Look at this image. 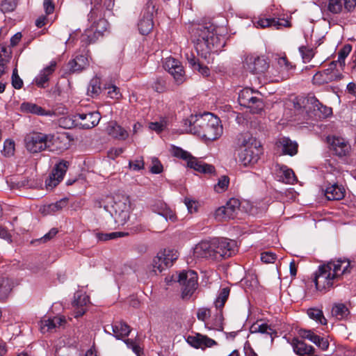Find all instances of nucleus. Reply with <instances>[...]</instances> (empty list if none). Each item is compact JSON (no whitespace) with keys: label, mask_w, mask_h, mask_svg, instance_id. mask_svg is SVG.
Here are the masks:
<instances>
[{"label":"nucleus","mask_w":356,"mask_h":356,"mask_svg":"<svg viewBox=\"0 0 356 356\" xmlns=\"http://www.w3.org/2000/svg\"><path fill=\"white\" fill-rule=\"evenodd\" d=\"M21 110L23 112L35 114L38 115H47L49 112L46 111L41 106L31 102H24L21 104Z\"/></svg>","instance_id":"obj_40"},{"label":"nucleus","mask_w":356,"mask_h":356,"mask_svg":"<svg viewBox=\"0 0 356 356\" xmlns=\"http://www.w3.org/2000/svg\"><path fill=\"white\" fill-rule=\"evenodd\" d=\"M150 171L154 174H159L163 171V165L160 161L156 157L152 158Z\"/></svg>","instance_id":"obj_61"},{"label":"nucleus","mask_w":356,"mask_h":356,"mask_svg":"<svg viewBox=\"0 0 356 356\" xmlns=\"http://www.w3.org/2000/svg\"><path fill=\"white\" fill-rule=\"evenodd\" d=\"M95 16H96V11L92 10L89 14V20L92 22V24L89 29L86 30L84 35L89 43L95 42L107 30L108 26L106 19L99 18L95 20Z\"/></svg>","instance_id":"obj_10"},{"label":"nucleus","mask_w":356,"mask_h":356,"mask_svg":"<svg viewBox=\"0 0 356 356\" xmlns=\"http://www.w3.org/2000/svg\"><path fill=\"white\" fill-rule=\"evenodd\" d=\"M163 67L173 76L178 84L184 81V71L179 60L172 57L166 58L163 63Z\"/></svg>","instance_id":"obj_17"},{"label":"nucleus","mask_w":356,"mask_h":356,"mask_svg":"<svg viewBox=\"0 0 356 356\" xmlns=\"http://www.w3.org/2000/svg\"><path fill=\"white\" fill-rule=\"evenodd\" d=\"M181 286V297L189 299L197 288V274L193 270L182 271L178 275Z\"/></svg>","instance_id":"obj_9"},{"label":"nucleus","mask_w":356,"mask_h":356,"mask_svg":"<svg viewBox=\"0 0 356 356\" xmlns=\"http://www.w3.org/2000/svg\"><path fill=\"white\" fill-rule=\"evenodd\" d=\"M124 341L127 346V347L131 348L137 356H140L141 353V348L136 341L127 339L124 340Z\"/></svg>","instance_id":"obj_62"},{"label":"nucleus","mask_w":356,"mask_h":356,"mask_svg":"<svg viewBox=\"0 0 356 356\" xmlns=\"http://www.w3.org/2000/svg\"><path fill=\"white\" fill-rule=\"evenodd\" d=\"M167 126L166 121L154 122L149 124V128L157 133L161 132Z\"/></svg>","instance_id":"obj_63"},{"label":"nucleus","mask_w":356,"mask_h":356,"mask_svg":"<svg viewBox=\"0 0 356 356\" xmlns=\"http://www.w3.org/2000/svg\"><path fill=\"white\" fill-rule=\"evenodd\" d=\"M356 6V0H328L327 10L333 14L353 11Z\"/></svg>","instance_id":"obj_19"},{"label":"nucleus","mask_w":356,"mask_h":356,"mask_svg":"<svg viewBox=\"0 0 356 356\" xmlns=\"http://www.w3.org/2000/svg\"><path fill=\"white\" fill-rule=\"evenodd\" d=\"M230 289L225 287L220 290L219 293L214 301V305L216 309L222 310L225 302H227L229 296Z\"/></svg>","instance_id":"obj_42"},{"label":"nucleus","mask_w":356,"mask_h":356,"mask_svg":"<svg viewBox=\"0 0 356 356\" xmlns=\"http://www.w3.org/2000/svg\"><path fill=\"white\" fill-rule=\"evenodd\" d=\"M239 210V202L236 199H231L225 206L218 207L214 213V218L218 221H226L234 219Z\"/></svg>","instance_id":"obj_15"},{"label":"nucleus","mask_w":356,"mask_h":356,"mask_svg":"<svg viewBox=\"0 0 356 356\" xmlns=\"http://www.w3.org/2000/svg\"><path fill=\"white\" fill-rule=\"evenodd\" d=\"M75 120H81L79 124L83 129H91L97 126L101 119V115L98 111L89 112L88 113H77L74 115Z\"/></svg>","instance_id":"obj_18"},{"label":"nucleus","mask_w":356,"mask_h":356,"mask_svg":"<svg viewBox=\"0 0 356 356\" xmlns=\"http://www.w3.org/2000/svg\"><path fill=\"white\" fill-rule=\"evenodd\" d=\"M127 234L122 232H111V233H101L97 232L96 233V237L99 241H106L108 240L115 239L118 237H122Z\"/></svg>","instance_id":"obj_48"},{"label":"nucleus","mask_w":356,"mask_h":356,"mask_svg":"<svg viewBox=\"0 0 356 356\" xmlns=\"http://www.w3.org/2000/svg\"><path fill=\"white\" fill-rule=\"evenodd\" d=\"M156 12V0H148L138 24V30L142 35H147L152 30L153 17Z\"/></svg>","instance_id":"obj_11"},{"label":"nucleus","mask_w":356,"mask_h":356,"mask_svg":"<svg viewBox=\"0 0 356 356\" xmlns=\"http://www.w3.org/2000/svg\"><path fill=\"white\" fill-rule=\"evenodd\" d=\"M145 163L142 156L138 157L133 161H129V167L134 171H139L144 168Z\"/></svg>","instance_id":"obj_54"},{"label":"nucleus","mask_w":356,"mask_h":356,"mask_svg":"<svg viewBox=\"0 0 356 356\" xmlns=\"http://www.w3.org/2000/svg\"><path fill=\"white\" fill-rule=\"evenodd\" d=\"M69 65L72 72H80L88 65V60L85 56L79 55L71 60Z\"/></svg>","instance_id":"obj_39"},{"label":"nucleus","mask_w":356,"mask_h":356,"mask_svg":"<svg viewBox=\"0 0 356 356\" xmlns=\"http://www.w3.org/2000/svg\"><path fill=\"white\" fill-rule=\"evenodd\" d=\"M277 175L279 178V181H281L285 184H293L297 181L293 171L285 165L281 166L280 168Z\"/></svg>","instance_id":"obj_36"},{"label":"nucleus","mask_w":356,"mask_h":356,"mask_svg":"<svg viewBox=\"0 0 356 356\" xmlns=\"http://www.w3.org/2000/svg\"><path fill=\"white\" fill-rule=\"evenodd\" d=\"M165 254L163 253V251H160L156 257L154 258L153 260V268L155 272L158 270L159 273L162 272L165 268H168L169 266L168 264H165V261L164 259H161V257H165Z\"/></svg>","instance_id":"obj_46"},{"label":"nucleus","mask_w":356,"mask_h":356,"mask_svg":"<svg viewBox=\"0 0 356 356\" xmlns=\"http://www.w3.org/2000/svg\"><path fill=\"white\" fill-rule=\"evenodd\" d=\"M165 254L163 253V251H160L156 257L154 258L153 260V268L155 272L158 270L159 273L162 272L165 268H168L169 266L168 264H165V261L164 259H161V257H165Z\"/></svg>","instance_id":"obj_45"},{"label":"nucleus","mask_w":356,"mask_h":356,"mask_svg":"<svg viewBox=\"0 0 356 356\" xmlns=\"http://www.w3.org/2000/svg\"><path fill=\"white\" fill-rule=\"evenodd\" d=\"M106 132L111 137L121 140H126L129 136L128 131L115 121L108 123Z\"/></svg>","instance_id":"obj_31"},{"label":"nucleus","mask_w":356,"mask_h":356,"mask_svg":"<svg viewBox=\"0 0 356 356\" xmlns=\"http://www.w3.org/2000/svg\"><path fill=\"white\" fill-rule=\"evenodd\" d=\"M350 47H344L342 49H341L338 53V60L337 61H334L336 63V65L337 63H339L340 66H344L345 65V59L348 56L349 52L350 51Z\"/></svg>","instance_id":"obj_56"},{"label":"nucleus","mask_w":356,"mask_h":356,"mask_svg":"<svg viewBox=\"0 0 356 356\" xmlns=\"http://www.w3.org/2000/svg\"><path fill=\"white\" fill-rule=\"evenodd\" d=\"M69 163L62 161L55 165L48 179L45 181L47 189H53L63 179L68 168Z\"/></svg>","instance_id":"obj_16"},{"label":"nucleus","mask_w":356,"mask_h":356,"mask_svg":"<svg viewBox=\"0 0 356 356\" xmlns=\"http://www.w3.org/2000/svg\"><path fill=\"white\" fill-rule=\"evenodd\" d=\"M349 314L348 309L343 304H337L332 309V314L337 319H343Z\"/></svg>","instance_id":"obj_47"},{"label":"nucleus","mask_w":356,"mask_h":356,"mask_svg":"<svg viewBox=\"0 0 356 356\" xmlns=\"http://www.w3.org/2000/svg\"><path fill=\"white\" fill-rule=\"evenodd\" d=\"M152 210L154 213L163 216L166 220H170L171 222L177 220L175 213L162 201L155 202L152 205Z\"/></svg>","instance_id":"obj_28"},{"label":"nucleus","mask_w":356,"mask_h":356,"mask_svg":"<svg viewBox=\"0 0 356 356\" xmlns=\"http://www.w3.org/2000/svg\"><path fill=\"white\" fill-rule=\"evenodd\" d=\"M277 64L283 71L281 79H287L290 76L289 71L293 69V66L287 60L286 56H280L277 58Z\"/></svg>","instance_id":"obj_41"},{"label":"nucleus","mask_w":356,"mask_h":356,"mask_svg":"<svg viewBox=\"0 0 356 356\" xmlns=\"http://www.w3.org/2000/svg\"><path fill=\"white\" fill-rule=\"evenodd\" d=\"M66 323V318L63 316H54L53 318H44L40 321V330L42 332L52 331L56 327L63 326Z\"/></svg>","instance_id":"obj_29"},{"label":"nucleus","mask_w":356,"mask_h":356,"mask_svg":"<svg viewBox=\"0 0 356 356\" xmlns=\"http://www.w3.org/2000/svg\"><path fill=\"white\" fill-rule=\"evenodd\" d=\"M222 310L216 309V313L205 323L206 327L210 330L222 331L223 330Z\"/></svg>","instance_id":"obj_35"},{"label":"nucleus","mask_w":356,"mask_h":356,"mask_svg":"<svg viewBox=\"0 0 356 356\" xmlns=\"http://www.w3.org/2000/svg\"><path fill=\"white\" fill-rule=\"evenodd\" d=\"M209 122V128L206 130L202 138L207 140H214L218 138L222 134V127L220 124V119L216 116L214 118H211V122Z\"/></svg>","instance_id":"obj_27"},{"label":"nucleus","mask_w":356,"mask_h":356,"mask_svg":"<svg viewBox=\"0 0 356 356\" xmlns=\"http://www.w3.org/2000/svg\"><path fill=\"white\" fill-rule=\"evenodd\" d=\"M215 260L232 257L236 251V244L227 238L213 239Z\"/></svg>","instance_id":"obj_13"},{"label":"nucleus","mask_w":356,"mask_h":356,"mask_svg":"<svg viewBox=\"0 0 356 356\" xmlns=\"http://www.w3.org/2000/svg\"><path fill=\"white\" fill-rule=\"evenodd\" d=\"M184 204L187 207V209L189 213H193L197 211L198 208V202L191 200L190 198L186 197L184 199Z\"/></svg>","instance_id":"obj_64"},{"label":"nucleus","mask_w":356,"mask_h":356,"mask_svg":"<svg viewBox=\"0 0 356 356\" xmlns=\"http://www.w3.org/2000/svg\"><path fill=\"white\" fill-rule=\"evenodd\" d=\"M6 54V49L3 48L1 52H0V78L6 72V65L9 62V58Z\"/></svg>","instance_id":"obj_52"},{"label":"nucleus","mask_w":356,"mask_h":356,"mask_svg":"<svg viewBox=\"0 0 356 356\" xmlns=\"http://www.w3.org/2000/svg\"><path fill=\"white\" fill-rule=\"evenodd\" d=\"M15 143L13 140L7 139L4 141L2 153L6 156H10L14 154Z\"/></svg>","instance_id":"obj_53"},{"label":"nucleus","mask_w":356,"mask_h":356,"mask_svg":"<svg viewBox=\"0 0 356 356\" xmlns=\"http://www.w3.org/2000/svg\"><path fill=\"white\" fill-rule=\"evenodd\" d=\"M111 328L117 339L127 337L131 332L130 327L124 322H116L111 325Z\"/></svg>","instance_id":"obj_38"},{"label":"nucleus","mask_w":356,"mask_h":356,"mask_svg":"<svg viewBox=\"0 0 356 356\" xmlns=\"http://www.w3.org/2000/svg\"><path fill=\"white\" fill-rule=\"evenodd\" d=\"M256 27L262 29L273 27L275 29H281L283 27H291V24L289 20L280 18H259L254 22Z\"/></svg>","instance_id":"obj_22"},{"label":"nucleus","mask_w":356,"mask_h":356,"mask_svg":"<svg viewBox=\"0 0 356 356\" xmlns=\"http://www.w3.org/2000/svg\"><path fill=\"white\" fill-rule=\"evenodd\" d=\"M346 193V190L342 185L333 184L328 186L325 191V195L329 200H342Z\"/></svg>","instance_id":"obj_32"},{"label":"nucleus","mask_w":356,"mask_h":356,"mask_svg":"<svg viewBox=\"0 0 356 356\" xmlns=\"http://www.w3.org/2000/svg\"><path fill=\"white\" fill-rule=\"evenodd\" d=\"M193 255L197 258L215 259L213 240L211 242L202 241L193 248Z\"/></svg>","instance_id":"obj_21"},{"label":"nucleus","mask_w":356,"mask_h":356,"mask_svg":"<svg viewBox=\"0 0 356 356\" xmlns=\"http://www.w3.org/2000/svg\"><path fill=\"white\" fill-rule=\"evenodd\" d=\"M162 251L165 255L161 257V259H164L165 264H168L169 267L171 266L172 263L178 258L177 251L172 249H164Z\"/></svg>","instance_id":"obj_49"},{"label":"nucleus","mask_w":356,"mask_h":356,"mask_svg":"<svg viewBox=\"0 0 356 356\" xmlns=\"http://www.w3.org/2000/svg\"><path fill=\"white\" fill-rule=\"evenodd\" d=\"M309 317L321 325H326L327 320L325 318L323 311L317 308H310L307 310Z\"/></svg>","instance_id":"obj_44"},{"label":"nucleus","mask_w":356,"mask_h":356,"mask_svg":"<svg viewBox=\"0 0 356 356\" xmlns=\"http://www.w3.org/2000/svg\"><path fill=\"white\" fill-rule=\"evenodd\" d=\"M299 51L305 63L310 61V60L314 56L312 49L302 46L299 47Z\"/></svg>","instance_id":"obj_58"},{"label":"nucleus","mask_w":356,"mask_h":356,"mask_svg":"<svg viewBox=\"0 0 356 356\" xmlns=\"http://www.w3.org/2000/svg\"><path fill=\"white\" fill-rule=\"evenodd\" d=\"M243 67L252 74H263L268 69L269 64L264 56L250 54L245 56Z\"/></svg>","instance_id":"obj_14"},{"label":"nucleus","mask_w":356,"mask_h":356,"mask_svg":"<svg viewBox=\"0 0 356 356\" xmlns=\"http://www.w3.org/2000/svg\"><path fill=\"white\" fill-rule=\"evenodd\" d=\"M12 85L15 89H20L23 86V81L18 75L17 70L16 68L13 71Z\"/></svg>","instance_id":"obj_60"},{"label":"nucleus","mask_w":356,"mask_h":356,"mask_svg":"<svg viewBox=\"0 0 356 356\" xmlns=\"http://www.w3.org/2000/svg\"><path fill=\"white\" fill-rule=\"evenodd\" d=\"M171 153L174 156L186 161L188 168H193L199 172L211 174L214 172V167L212 165L199 161L193 156L190 152L184 150L181 147L172 146Z\"/></svg>","instance_id":"obj_6"},{"label":"nucleus","mask_w":356,"mask_h":356,"mask_svg":"<svg viewBox=\"0 0 356 356\" xmlns=\"http://www.w3.org/2000/svg\"><path fill=\"white\" fill-rule=\"evenodd\" d=\"M101 91L99 81L97 79H92L88 87V93L91 96L97 95Z\"/></svg>","instance_id":"obj_51"},{"label":"nucleus","mask_w":356,"mask_h":356,"mask_svg":"<svg viewBox=\"0 0 356 356\" xmlns=\"http://www.w3.org/2000/svg\"><path fill=\"white\" fill-rule=\"evenodd\" d=\"M328 141L330 149L337 156L342 157L349 154L350 145L344 138L333 136L332 138H328Z\"/></svg>","instance_id":"obj_20"},{"label":"nucleus","mask_w":356,"mask_h":356,"mask_svg":"<svg viewBox=\"0 0 356 356\" xmlns=\"http://www.w3.org/2000/svg\"><path fill=\"white\" fill-rule=\"evenodd\" d=\"M251 333H261L269 335L271 338V341L273 340V334H275L273 328L267 323H263L261 321H257L250 327Z\"/></svg>","instance_id":"obj_37"},{"label":"nucleus","mask_w":356,"mask_h":356,"mask_svg":"<svg viewBox=\"0 0 356 356\" xmlns=\"http://www.w3.org/2000/svg\"><path fill=\"white\" fill-rule=\"evenodd\" d=\"M291 346L294 353L299 356H319L316 350L304 341L293 339Z\"/></svg>","instance_id":"obj_23"},{"label":"nucleus","mask_w":356,"mask_h":356,"mask_svg":"<svg viewBox=\"0 0 356 356\" xmlns=\"http://www.w3.org/2000/svg\"><path fill=\"white\" fill-rule=\"evenodd\" d=\"M256 92L251 88H245L238 94V102L241 106L249 108L253 113H259L264 108L262 99L255 96Z\"/></svg>","instance_id":"obj_8"},{"label":"nucleus","mask_w":356,"mask_h":356,"mask_svg":"<svg viewBox=\"0 0 356 356\" xmlns=\"http://www.w3.org/2000/svg\"><path fill=\"white\" fill-rule=\"evenodd\" d=\"M192 38L197 52L205 58L211 53L220 51L225 44L224 36L213 24L199 25L193 31Z\"/></svg>","instance_id":"obj_1"},{"label":"nucleus","mask_w":356,"mask_h":356,"mask_svg":"<svg viewBox=\"0 0 356 356\" xmlns=\"http://www.w3.org/2000/svg\"><path fill=\"white\" fill-rule=\"evenodd\" d=\"M12 283L8 278L0 277V300L7 298L12 290Z\"/></svg>","instance_id":"obj_43"},{"label":"nucleus","mask_w":356,"mask_h":356,"mask_svg":"<svg viewBox=\"0 0 356 356\" xmlns=\"http://www.w3.org/2000/svg\"><path fill=\"white\" fill-rule=\"evenodd\" d=\"M171 153L174 156L186 161L188 168H193L199 172L211 174L214 172V167L212 165L199 161L193 156L190 152L184 150L181 147L172 146Z\"/></svg>","instance_id":"obj_5"},{"label":"nucleus","mask_w":356,"mask_h":356,"mask_svg":"<svg viewBox=\"0 0 356 356\" xmlns=\"http://www.w3.org/2000/svg\"><path fill=\"white\" fill-rule=\"evenodd\" d=\"M68 200L67 198L61 199L55 203L43 205L40 207V211L43 215H51L63 209L67 205Z\"/></svg>","instance_id":"obj_34"},{"label":"nucleus","mask_w":356,"mask_h":356,"mask_svg":"<svg viewBox=\"0 0 356 356\" xmlns=\"http://www.w3.org/2000/svg\"><path fill=\"white\" fill-rule=\"evenodd\" d=\"M350 264L347 260H337L327 262L318 267L315 273L314 283L318 290L332 288L343 274L349 273Z\"/></svg>","instance_id":"obj_2"},{"label":"nucleus","mask_w":356,"mask_h":356,"mask_svg":"<svg viewBox=\"0 0 356 356\" xmlns=\"http://www.w3.org/2000/svg\"><path fill=\"white\" fill-rule=\"evenodd\" d=\"M299 334L302 338L309 340L323 351L329 348L330 343L327 339L316 334L310 330H300Z\"/></svg>","instance_id":"obj_24"},{"label":"nucleus","mask_w":356,"mask_h":356,"mask_svg":"<svg viewBox=\"0 0 356 356\" xmlns=\"http://www.w3.org/2000/svg\"><path fill=\"white\" fill-rule=\"evenodd\" d=\"M89 302V297L86 294L76 293L74 300L73 301V307H74V316L78 318L81 316L86 312L85 307Z\"/></svg>","instance_id":"obj_33"},{"label":"nucleus","mask_w":356,"mask_h":356,"mask_svg":"<svg viewBox=\"0 0 356 356\" xmlns=\"http://www.w3.org/2000/svg\"><path fill=\"white\" fill-rule=\"evenodd\" d=\"M237 145L243 149L238 154V161L243 166L257 162L262 152L261 143L250 133L241 134L237 138Z\"/></svg>","instance_id":"obj_3"},{"label":"nucleus","mask_w":356,"mask_h":356,"mask_svg":"<svg viewBox=\"0 0 356 356\" xmlns=\"http://www.w3.org/2000/svg\"><path fill=\"white\" fill-rule=\"evenodd\" d=\"M56 63L51 61L50 64L41 70L39 74L35 78L34 81L37 86L45 88L46 83L49 80V76L55 71Z\"/></svg>","instance_id":"obj_30"},{"label":"nucleus","mask_w":356,"mask_h":356,"mask_svg":"<svg viewBox=\"0 0 356 356\" xmlns=\"http://www.w3.org/2000/svg\"><path fill=\"white\" fill-rule=\"evenodd\" d=\"M16 7V0H3L1 3V10L3 13H9L14 10Z\"/></svg>","instance_id":"obj_57"},{"label":"nucleus","mask_w":356,"mask_h":356,"mask_svg":"<svg viewBox=\"0 0 356 356\" xmlns=\"http://www.w3.org/2000/svg\"><path fill=\"white\" fill-rule=\"evenodd\" d=\"M229 184V179L227 176H222L218 183L214 186V190L217 193H222L227 190Z\"/></svg>","instance_id":"obj_50"},{"label":"nucleus","mask_w":356,"mask_h":356,"mask_svg":"<svg viewBox=\"0 0 356 356\" xmlns=\"http://www.w3.org/2000/svg\"><path fill=\"white\" fill-rule=\"evenodd\" d=\"M184 122L186 131L199 136L202 125L204 124V114L191 115L184 120Z\"/></svg>","instance_id":"obj_25"},{"label":"nucleus","mask_w":356,"mask_h":356,"mask_svg":"<svg viewBox=\"0 0 356 356\" xmlns=\"http://www.w3.org/2000/svg\"><path fill=\"white\" fill-rule=\"evenodd\" d=\"M204 335L200 334H196L194 336H188L187 338V342L192 346L200 348L202 342Z\"/></svg>","instance_id":"obj_55"},{"label":"nucleus","mask_w":356,"mask_h":356,"mask_svg":"<svg viewBox=\"0 0 356 356\" xmlns=\"http://www.w3.org/2000/svg\"><path fill=\"white\" fill-rule=\"evenodd\" d=\"M111 206L105 205V210L108 211L118 225H124L129 218L130 202L126 197L113 200Z\"/></svg>","instance_id":"obj_7"},{"label":"nucleus","mask_w":356,"mask_h":356,"mask_svg":"<svg viewBox=\"0 0 356 356\" xmlns=\"http://www.w3.org/2000/svg\"><path fill=\"white\" fill-rule=\"evenodd\" d=\"M55 141V136L51 134L33 133L25 138L26 148L31 153H38L46 149L53 151Z\"/></svg>","instance_id":"obj_4"},{"label":"nucleus","mask_w":356,"mask_h":356,"mask_svg":"<svg viewBox=\"0 0 356 356\" xmlns=\"http://www.w3.org/2000/svg\"><path fill=\"white\" fill-rule=\"evenodd\" d=\"M277 255L272 252H264L261 254V260L265 264H273L275 261Z\"/></svg>","instance_id":"obj_59"},{"label":"nucleus","mask_w":356,"mask_h":356,"mask_svg":"<svg viewBox=\"0 0 356 356\" xmlns=\"http://www.w3.org/2000/svg\"><path fill=\"white\" fill-rule=\"evenodd\" d=\"M275 145L277 148L281 151L282 154L294 156L298 152V143L287 137L280 138Z\"/></svg>","instance_id":"obj_26"},{"label":"nucleus","mask_w":356,"mask_h":356,"mask_svg":"<svg viewBox=\"0 0 356 356\" xmlns=\"http://www.w3.org/2000/svg\"><path fill=\"white\" fill-rule=\"evenodd\" d=\"M343 77V74L339 70H336V63L331 62L327 69L318 72L314 75L312 81L315 85L321 86L341 80Z\"/></svg>","instance_id":"obj_12"}]
</instances>
